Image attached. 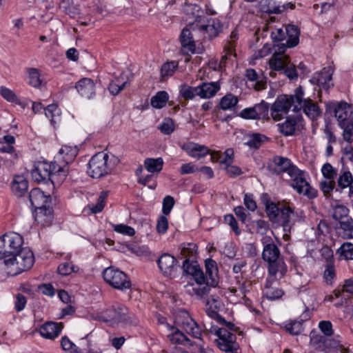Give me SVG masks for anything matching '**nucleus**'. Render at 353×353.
Returning a JSON list of instances; mask_svg holds the SVG:
<instances>
[{
  "mask_svg": "<svg viewBox=\"0 0 353 353\" xmlns=\"http://www.w3.org/2000/svg\"><path fill=\"white\" fill-rule=\"evenodd\" d=\"M195 244L188 243L183 245L180 248L179 259H184L182 268L183 272L191 275L195 283L187 285V292L192 296H195L198 299H204L209 294V288L208 285H204L206 276L201 269L197 261H194V257L196 254Z\"/></svg>",
  "mask_w": 353,
  "mask_h": 353,
  "instance_id": "f257e3e1",
  "label": "nucleus"
},
{
  "mask_svg": "<svg viewBox=\"0 0 353 353\" xmlns=\"http://www.w3.org/2000/svg\"><path fill=\"white\" fill-rule=\"evenodd\" d=\"M29 199L34 208L35 221L42 225H48L52 221V199L40 188H33L29 194Z\"/></svg>",
  "mask_w": 353,
  "mask_h": 353,
  "instance_id": "f03ea898",
  "label": "nucleus"
},
{
  "mask_svg": "<svg viewBox=\"0 0 353 353\" xmlns=\"http://www.w3.org/2000/svg\"><path fill=\"white\" fill-rule=\"evenodd\" d=\"M261 243L263 245L262 259L268 263V274L274 275L279 273L280 277H283L288 268L281 257L279 248L269 236H263Z\"/></svg>",
  "mask_w": 353,
  "mask_h": 353,
  "instance_id": "7ed1b4c3",
  "label": "nucleus"
},
{
  "mask_svg": "<svg viewBox=\"0 0 353 353\" xmlns=\"http://www.w3.org/2000/svg\"><path fill=\"white\" fill-rule=\"evenodd\" d=\"M205 330L214 333L218 336L215 340L217 347L225 353H239L240 345L236 341L235 334L225 328H219L213 325H204Z\"/></svg>",
  "mask_w": 353,
  "mask_h": 353,
  "instance_id": "20e7f679",
  "label": "nucleus"
},
{
  "mask_svg": "<svg viewBox=\"0 0 353 353\" xmlns=\"http://www.w3.org/2000/svg\"><path fill=\"white\" fill-rule=\"evenodd\" d=\"M290 177V185L300 194H303L309 199L317 196V190L310 186L304 176V172L296 165H293L287 172Z\"/></svg>",
  "mask_w": 353,
  "mask_h": 353,
  "instance_id": "39448f33",
  "label": "nucleus"
},
{
  "mask_svg": "<svg viewBox=\"0 0 353 353\" xmlns=\"http://www.w3.org/2000/svg\"><path fill=\"white\" fill-rule=\"evenodd\" d=\"M23 239L16 232L6 233L0 236V260L8 259L16 254L22 248Z\"/></svg>",
  "mask_w": 353,
  "mask_h": 353,
  "instance_id": "423d86ee",
  "label": "nucleus"
},
{
  "mask_svg": "<svg viewBox=\"0 0 353 353\" xmlns=\"http://www.w3.org/2000/svg\"><path fill=\"white\" fill-rule=\"evenodd\" d=\"M112 168L109 155L101 152L94 154L89 161L88 173L92 178L99 179L110 174Z\"/></svg>",
  "mask_w": 353,
  "mask_h": 353,
  "instance_id": "0eeeda50",
  "label": "nucleus"
},
{
  "mask_svg": "<svg viewBox=\"0 0 353 353\" xmlns=\"http://www.w3.org/2000/svg\"><path fill=\"white\" fill-rule=\"evenodd\" d=\"M103 277L107 283L117 290L125 291L131 288L132 283L128 276L113 266L103 270Z\"/></svg>",
  "mask_w": 353,
  "mask_h": 353,
  "instance_id": "6e6552de",
  "label": "nucleus"
},
{
  "mask_svg": "<svg viewBox=\"0 0 353 353\" xmlns=\"http://www.w3.org/2000/svg\"><path fill=\"white\" fill-rule=\"evenodd\" d=\"M295 103L294 112L303 110V112L310 119L318 118L321 111L316 103H314L310 98L305 99L302 86L295 89Z\"/></svg>",
  "mask_w": 353,
  "mask_h": 353,
  "instance_id": "1a4fd4ad",
  "label": "nucleus"
},
{
  "mask_svg": "<svg viewBox=\"0 0 353 353\" xmlns=\"http://www.w3.org/2000/svg\"><path fill=\"white\" fill-rule=\"evenodd\" d=\"M3 263L7 266L16 265L19 272L28 270L34 263L33 252L28 248H21L12 257L5 259Z\"/></svg>",
  "mask_w": 353,
  "mask_h": 353,
  "instance_id": "9d476101",
  "label": "nucleus"
},
{
  "mask_svg": "<svg viewBox=\"0 0 353 353\" xmlns=\"http://www.w3.org/2000/svg\"><path fill=\"white\" fill-rule=\"evenodd\" d=\"M295 93L294 94H281L277 97L271 107V114L274 120L280 121L288 113L290 108L294 112Z\"/></svg>",
  "mask_w": 353,
  "mask_h": 353,
  "instance_id": "9b49d317",
  "label": "nucleus"
},
{
  "mask_svg": "<svg viewBox=\"0 0 353 353\" xmlns=\"http://www.w3.org/2000/svg\"><path fill=\"white\" fill-rule=\"evenodd\" d=\"M128 310L127 307L120 304H116L102 311L97 318L99 320L104 322L118 323L125 322L128 320Z\"/></svg>",
  "mask_w": 353,
  "mask_h": 353,
  "instance_id": "f8f14e48",
  "label": "nucleus"
},
{
  "mask_svg": "<svg viewBox=\"0 0 353 353\" xmlns=\"http://www.w3.org/2000/svg\"><path fill=\"white\" fill-rule=\"evenodd\" d=\"M279 131L285 137L299 134L304 129L305 124L302 116H290L283 123L277 124Z\"/></svg>",
  "mask_w": 353,
  "mask_h": 353,
  "instance_id": "ddd939ff",
  "label": "nucleus"
},
{
  "mask_svg": "<svg viewBox=\"0 0 353 353\" xmlns=\"http://www.w3.org/2000/svg\"><path fill=\"white\" fill-rule=\"evenodd\" d=\"M326 112H333L338 125L352 119L350 117L351 106L345 101H330L326 103Z\"/></svg>",
  "mask_w": 353,
  "mask_h": 353,
  "instance_id": "4468645a",
  "label": "nucleus"
},
{
  "mask_svg": "<svg viewBox=\"0 0 353 353\" xmlns=\"http://www.w3.org/2000/svg\"><path fill=\"white\" fill-rule=\"evenodd\" d=\"M49 163L39 161L34 165L31 172V176L33 181L37 183H50L54 185V179L51 176V168Z\"/></svg>",
  "mask_w": 353,
  "mask_h": 353,
  "instance_id": "2eb2a0df",
  "label": "nucleus"
},
{
  "mask_svg": "<svg viewBox=\"0 0 353 353\" xmlns=\"http://www.w3.org/2000/svg\"><path fill=\"white\" fill-rule=\"evenodd\" d=\"M282 278L279 276V273H276L274 275L268 274L264 288V295L268 299L275 300L283 296V290L274 286V283Z\"/></svg>",
  "mask_w": 353,
  "mask_h": 353,
  "instance_id": "dca6fc26",
  "label": "nucleus"
},
{
  "mask_svg": "<svg viewBox=\"0 0 353 353\" xmlns=\"http://www.w3.org/2000/svg\"><path fill=\"white\" fill-rule=\"evenodd\" d=\"M336 192L349 188L348 193L353 190V175L348 168L343 165L336 179Z\"/></svg>",
  "mask_w": 353,
  "mask_h": 353,
  "instance_id": "f3484780",
  "label": "nucleus"
},
{
  "mask_svg": "<svg viewBox=\"0 0 353 353\" xmlns=\"http://www.w3.org/2000/svg\"><path fill=\"white\" fill-rule=\"evenodd\" d=\"M205 266L206 270V280L204 281V285H208L209 288V292L212 288H216L219 284L218 281V269L215 261L208 259L205 261Z\"/></svg>",
  "mask_w": 353,
  "mask_h": 353,
  "instance_id": "a211bd4d",
  "label": "nucleus"
},
{
  "mask_svg": "<svg viewBox=\"0 0 353 353\" xmlns=\"http://www.w3.org/2000/svg\"><path fill=\"white\" fill-rule=\"evenodd\" d=\"M77 92L87 99H91L95 96V83L90 78H82L75 84Z\"/></svg>",
  "mask_w": 353,
  "mask_h": 353,
  "instance_id": "6ab92c4d",
  "label": "nucleus"
},
{
  "mask_svg": "<svg viewBox=\"0 0 353 353\" xmlns=\"http://www.w3.org/2000/svg\"><path fill=\"white\" fill-rule=\"evenodd\" d=\"M182 318L183 319L180 323L186 333L194 338L201 339L202 331L198 323L188 312H183Z\"/></svg>",
  "mask_w": 353,
  "mask_h": 353,
  "instance_id": "aec40b11",
  "label": "nucleus"
},
{
  "mask_svg": "<svg viewBox=\"0 0 353 353\" xmlns=\"http://www.w3.org/2000/svg\"><path fill=\"white\" fill-rule=\"evenodd\" d=\"M180 42L181 44V51L183 54L189 55L195 52V42L189 28H185L182 30L180 34Z\"/></svg>",
  "mask_w": 353,
  "mask_h": 353,
  "instance_id": "412c9836",
  "label": "nucleus"
},
{
  "mask_svg": "<svg viewBox=\"0 0 353 353\" xmlns=\"http://www.w3.org/2000/svg\"><path fill=\"white\" fill-rule=\"evenodd\" d=\"M292 165L293 163L289 159L276 156L274 157L272 162L268 165V168L272 174L279 175L287 172Z\"/></svg>",
  "mask_w": 353,
  "mask_h": 353,
  "instance_id": "4be33fe9",
  "label": "nucleus"
},
{
  "mask_svg": "<svg viewBox=\"0 0 353 353\" xmlns=\"http://www.w3.org/2000/svg\"><path fill=\"white\" fill-rule=\"evenodd\" d=\"M182 149L186 152L189 156L196 159H201L210 154L208 148L194 142L183 144Z\"/></svg>",
  "mask_w": 353,
  "mask_h": 353,
  "instance_id": "5701e85b",
  "label": "nucleus"
},
{
  "mask_svg": "<svg viewBox=\"0 0 353 353\" xmlns=\"http://www.w3.org/2000/svg\"><path fill=\"white\" fill-rule=\"evenodd\" d=\"M176 263L177 259L167 253L163 254L157 261V264L161 272L166 276H169L172 274Z\"/></svg>",
  "mask_w": 353,
  "mask_h": 353,
  "instance_id": "b1692460",
  "label": "nucleus"
},
{
  "mask_svg": "<svg viewBox=\"0 0 353 353\" xmlns=\"http://www.w3.org/2000/svg\"><path fill=\"white\" fill-rule=\"evenodd\" d=\"M220 90L217 82H203L197 86L196 95L202 99H209L214 97Z\"/></svg>",
  "mask_w": 353,
  "mask_h": 353,
  "instance_id": "393cba45",
  "label": "nucleus"
},
{
  "mask_svg": "<svg viewBox=\"0 0 353 353\" xmlns=\"http://www.w3.org/2000/svg\"><path fill=\"white\" fill-rule=\"evenodd\" d=\"M332 74L329 70L323 69L322 71L315 73L310 81L318 85L321 88L328 90L333 84L331 83Z\"/></svg>",
  "mask_w": 353,
  "mask_h": 353,
  "instance_id": "a878e982",
  "label": "nucleus"
},
{
  "mask_svg": "<svg viewBox=\"0 0 353 353\" xmlns=\"http://www.w3.org/2000/svg\"><path fill=\"white\" fill-rule=\"evenodd\" d=\"M61 331V325L55 322H47L39 327L40 334L48 339H54L57 337Z\"/></svg>",
  "mask_w": 353,
  "mask_h": 353,
  "instance_id": "bb28decb",
  "label": "nucleus"
},
{
  "mask_svg": "<svg viewBox=\"0 0 353 353\" xmlns=\"http://www.w3.org/2000/svg\"><path fill=\"white\" fill-rule=\"evenodd\" d=\"M78 154V149L76 146L63 145L59 150V154L56 157L57 161H62L65 165L72 162Z\"/></svg>",
  "mask_w": 353,
  "mask_h": 353,
  "instance_id": "cd10ccee",
  "label": "nucleus"
},
{
  "mask_svg": "<svg viewBox=\"0 0 353 353\" xmlns=\"http://www.w3.org/2000/svg\"><path fill=\"white\" fill-rule=\"evenodd\" d=\"M289 63V57L281 53H274L269 61L270 68L276 71L283 70Z\"/></svg>",
  "mask_w": 353,
  "mask_h": 353,
  "instance_id": "c85d7f7f",
  "label": "nucleus"
},
{
  "mask_svg": "<svg viewBox=\"0 0 353 353\" xmlns=\"http://www.w3.org/2000/svg\"><path fill=\"white\" fill-rule=\"evenodd\" d=\"M271 0H262L260 2V10L262 12L267 13V14H279L284 10L287 9L288 8H290V9H294L295 8V6L292 3H288L285 5H283L282 6V8L281 6H271L270 5Z\"/></svg>",
  "mask_w": 353,
  "mask_h": 353,
  "instance_id": "c756f323",
  "label": "nucleus"
},
{
  "mask_svg": "<svg viewBox=\"0 0 353 353\" xmlns=\"http://www.w3.org/2000/svg\"><path fill=\"white\" fill-rule=\"evenodd\" d=\"M285 33H286V41L288 47H295L299 44L300 30L296 26L291 24L286 26Z\"/></svg>",
  "mask_w": 353,
  "mask_h": 353,
  "instance_id": "7c9ffc66",
  "label": "nucleus"
},
{
  "mask_svg": "<svg viewBox=\"0 0 353 353\" xmlns=\"http://www.w3.org/2000/svg\"><path fill=\"white\" fill-rule=\"evenodd\" d=\"M293 212L290 208H283L279 212L277 221L283 228L285 232H290L292 227V216Z\"/></svg>",
  "mask_w": 353,
  "mask_h": 353,
  "instance_id": "2f4dec72",
  "label": "nucleus"
},
{
  "mask_svg": "<svg viewBox=\"0 0 353 353\" xmlns=\"http://www.w3.org/2000/svg\"><path fill=\"white\" fill-rule=\"evenodd\" d=\"M28 188V182L23 176H17L13 180L12 190L17 196H23Z\"/></svg>",
  "mask_w": 353,
  "mask_h": 353,
  "instance_id": "473e14b6",
  "label": "nucleus"
},
{
  "mask_svg": "<svg viewBox=\"0 0 353 353\" xmlns=\"http://www.w3.org/2000/svg\"><path fill=\"white\" fill-rule=\"evenodd\" d=\"M171 330L173 332L168 335V337L173 343L190 346L193 345L191 340L178 328L172 327Z\"/></svg>",
  "mask_w": 353,
  "mask_h": 353,
  "instance_id": "72a5a7b5",
  "label": "nucleus"
},
{
  "mask_svg": "<svg viewBox=\"0 0 353 353\" xmlns=\"http://www.w3.org/2000/svg\"><path fill=\"white\" fill-rule=\"evenodd\" d=\"M2 140V141H0V152L10 154L14 159H17V154L12 145L15 142L14 137L8 134L3 136Z\"/></svg>",
  "mask_w": 353,
  "mask_h": 353,
  "instance_id": "f704fd0d",
  "label": "nucleus"
},
{
  "mask_svg": "<svg viewBox=\"0 0 353 353\" xmlns=\"http://www.w3.org/2000/svg\"><path fill=\"white\" fill-rule=\"evenodd\" d=\"M59 163H57V161L54 162L49 163L50 165L51 170V176L54 180L56 176H60L61 180H64L68 174V165L62 162L61 161H58Z\"/></svg>",
  "mask_w": 353,
  "mask_h": 353,
  "instance_id": "c9c22d12",
  "label": "nucleus"
},
{
  "mask_svg": "<svg viewBox=\"0 0 353 353\" xmlns=\"http://www.w3.org/2000/svg\"><path fill=\"white\" fill-rule=\"evenodd\" d=\"M179 67V63L175 61H170L164 63L161 68V80L165 81L172 76Z\"/></svg>",
  "mask_w": 353,
  "mask_h": 353,
  "instance_id": "e433bc0d",
  "label": "nucleus"
},
{
  "mask_svg": "<svg viewBox=\"0 0 353 353\" xmlns=\"http://www.w3.org/2000/svg\"><path fill=\"white\" fill-rule=\"evenodd\" d=\"M332 218L339 222L340 228L343 221H348L352 218L349 216V209L343 205H336L332 213Z\"/></svg>",
  "mask_w": 353,
  "mask_h": 353,
  "instance_id": "4c0bfd02",
  "label": "nucleus"
},
{
  "mask_svg": "<svg viewBox=\"0 0 353 353\" xmlns=\"http://www.w3.org/2000/svg\"><path fill=\"white\" fill-rule=\"evenodd\" d=\"M336 270L334 261L333 259L327 261V263L323 272V279L325 283L329 285H332L336 279Z\"/></svg>",
  "mask_w": 353,
  "mask_h": 353,
  "instance_id": "58836bf2",
  "label": "nucleus"
},
{
  "mask_svg": "<svg viewBox=\"0 0 353 353\" xmlns=\"http://www.w3.org/2000/svg\"><path fill=\"white\" fill-rule=\"evenodd\" d=\"M238 101L239 99L237 97L229 93L221 99L219 108L223 110H232L236 106Z\"/></svg>",
  "mask_w": 353,
  "mask_h": 353,
  "instance_id": "ea45409f",
  "label": "nucleus"
},
{
  "mask_svg": "<svg viewBox=\"0 0 353 353\" xmlns=\"http://www.w3.org/2000/svg\"><path fill=\"white\" fill-rule=\"evenodd\" d=\"M339 127L343 130L342 136L345 141L352 143L353 142V119L339 123Z\"/></svg>",
  "mask_w": 353,
  "mask_h": 353,
  "instance_id": "a19ab883",
  "label": "nucleus"
},
{
  "mask_svg": "<svg viewBox=\"0 0 353 353\" xmlns=\"http://www.w3.org/2000/svg\"><path fill=\"white\" fill-rule=\"evenodd\" d=\"M245 75L248 81L255 83L254 88L256 90L265 88L266 81H263V79H260V77H259L255 70L252 68L247 69L245 70Z\"/></svg>",
  "mask_w": 353,
  "mask_h": 353,
  "instance_id": "79ce46f5",
  "label": "nucleus"
},
{
  "mask_svg": "<svg viewBox=\"0 0 353 353\" xmlns=\"http://www.w3.org/2000/svg\"><path fill=\"white\" fill-rule=\"evenodd\" d=\"M163 161L161 158H148L144 161V165L149 172H159L163 169Z\"/></svg>",
  "mask_w": 353,
  "mask_h": 353,
  "instance_id": "37998d69",
  "label": "nucleus"
},
{
  "mask_svg": "<svg viewBox=\"0 0 353 353\" xmlns=\"http://www.w3.org/2000/svg\"><path fill=\"white\" fill-rule=\"evenodd\" d=\"M268 138L260 133H252L249 135V139L245 143L250 148L258 149L261 147L262 143L267 141Z\"/></svg>",
  "mask_w": 353,
  "mask_h": 353,
  "instance_id": "c03bdc74",
  "label": "nucleus"
},
{
  "mask_svg": "<svg viewBox=\"0 0 353 353\" xmlns=\"http://www.w3.org/2000/svg\"><path fill=\"white\" fill-rule=\"evenodd\" d=\"M168 94L165 91H159L151 98V105L155 108H162L168 100Z\"/></svg>",
  "mask_w": 353,
  "mask_h": 353,
  "instance_id": "a18cd8bd",
  "label": "nucleus"
},
{
  "mask_svg": "<svg viewBox=\"0 0 353 353\" xmlns=\"http://www.w3.org/2000/svg\"><path fill=\"white\" fill-rule=\"evenodd\" d=\"M265 212L272 222H276L279 215V209L272 201L268 200L265 203Z\"/></svg>",
  "mask_w": 353,
  "mask_h": 353,
  "instance_id": "49530a36",
  "label": "nucleus"
},
{
  "mask_svg": "<svg viewBox=\"0 0 353 353\" xmlns=\"http://www.w3.org/2000/svg\"><path fill=\"white\" fill-rule=\"evenodd\" d=\"M319 187L324 196L327 198H330L331 197L332 191H336V183L335 181L324 179L319 183Z\"/></svg>",
  "mask_w": 353,
  "mask_h": 353,
  "instance_id": "de8ad7c7",
  "label": "nucleus"
},
{
  "mask_svg": "<svg viewBox=\"0 0 353 353\" xmlns=\"http://www.w3.org/2000/svg\"><path fill=\"white\" fill-rule=\"evenodd\" d=\"M197 86L192 87L186 84H182L179 88L180 96L185 100H192L196 95Z\"/></svg>",
  "mask_w": 353,
  "mask_h": 353,
  "instance_id": "09e8293b",
  "label": "nucleus"
},
{
  "mask_svg": "<svg viewBox=\"0 0 353 353\" xmlns=\"http://www.w3.org/2000/svg\"><path fill=\"white\" fill-rule=\"evenodd\" d=\"M28 83L34 87L39 88L41 85L42 81L40 78V74L39 70L37 68H28Z\"/></svg>",
  "mask_w": 353,
  "mask_h": 353,
  "instance_id": "8fccbe9b",
  "label": "nucleus"
},
{
  "mask_svg": "<svg viewBox=\"0 0 353 353\" xmlns=\"http://www.w3.org/2000/svg\"><path fill=\"white\" fill-rule=\"evenodd\" d=\"M337 253L346 260L353 259V244L349 242L343 243L338 249Z\"/></svg>",
  "mask_w": 353,
  "mask_h": 353,
  "instance_id": "3c124183",
  "label": "nucleus"
},
{
  "mask_svg": "<svg viewBox=\"0 0 353 353\" xmlns=\"http://www.w3.org/2000/svg\"><path fill=\"white\" fill-rule=\"evenodd\" d=\"M286 331L292 335H298L303 330V321H291L285 325Z\"/></svg>",
  "mask_w": 353,
  "mask_h": 353,
  "instance_id": "603ef678",
  "label": "nucleus"
},
{
  "mask_svg": "<svg viewBox=\"0 0 353 353\" xmlns=\"http://www.w3.org/2000/svg\"><path fill=\"white\" fill-rule=\"evenodd\" d=\"M321 172L325 180L335 181L338 175L337 170L329 163L322 166Z\"/></svg>",
  "mask_w": 353,
  "mask_h": 353,
  "instance_id": "864d4df0",
  "label": "nucleus"
},
{
  "mask_svg": "<svg viewBox=\"0 0 353 353\" xmlns=\"http://www.w3.org/2000/svg\"><path fill=\"white\" fill-rule=\"evenodd\" d=\"M61 345L63 350L68 351L70 353H86L83 352L66 336L62 337Z\"/></svg>",
  "mask_w": 353,
  "mask_h": 353,
  "instance_id": "5fc2aeb1",
  "label": "nucleus"
},
{
  "mask_svg": "<svg viewBox=\"0 0 353 353\" xmlns=\"http://www.w3.org/2000/svg\"><path fill=\"white\" fill-rule=\"evenodd\" d=\"M258 119H268L269 104L264 101L256 104L254 106Z\"/></svg>",
  "mask_w": 353,
  "mask_h": 353,
  "instance_id": "6e6d98bb",
  "label": "nucleus"
},
{
  "mask_svg": "<svg viewBox=\"0 0 353 353\" xmlns=\"http://www.w3.org/2000/svg\"><path fill=\"white\" fill-rule=\"evenodd\" d=\"M79 271V267L74 265L71 262H65L61 263L58 267V272L61 275L67 276L72 272H77Z\"/></svg>",
  "mask_w": 353,
  "mask_h": 353,
  "instance_id": "4d7b16f0",
  "label": "nucleus"
},
{
  "mask_svg": "<svg viewBox=\"0 0 353 353\" xmlns=\"http://www.w3.org/2000/svg\"><path fill=\"white\" fill-rule=\"evenodd\" d=\"M158 129L164 134H170L174 130V123L172 119L165 118L158 127Z\"/></svg>",
  "mask_w": 353,
  "mask_h": 353,
  "instance_id": "13d9d810",
  "label": "nucleus"
},
{
  "mask_svg": "<svg viewBox=\"0 0 353 353\" xmlns=\"http://www.w3.org/2000/svg\"><path fill=\"white\" fill-rule=\"evenodd\" d=\"M108 192L103 191L101 192L97 203L95 205H92L90 210L92 213L97 214L103 210L105 207V200L108 197Z\"/></svg>",
  "mask_w": 353,
  "mask_h": 353,
  "instance_id": "bf43d9fd",
  "label": "nucleus"
},
{
  "mask_svg": "<svg viewBox=\"0 0 353 353\" xmlns=\"http://www.w3.org/2000/svg\"><path fill=\"white\" fill-rule=\"evenodd\" d=\"M127 83V81L121 82L119 79H116L110 83L108 90L112 95H117L125 88Z\"/></svg>",
  "mask_w": 353,
  "mask_h": 353,
  "instance_id": "052dcab7",
  "label": "nucleus"
},
{
  "mask_svg": "<svg viewBox=\"0 0 353 353\" xmlns=\"http://www.w3.org/2000/svg\"><path fill=\"white\" fill-rule=\"evenodd\" d=\"M114 230L118 233L132 236L135 234L134 229L125 224L114 225Z\"/></svg>",
  "mask_w": 353,
  "mask_h": 353,
  "instance_id": "680f3d73",
  "label": "nucleus"
},
{
  "mask_svg": "<svg viewBox=\"0 0 353 353\" xmlns=\"http://www.w3.org/2000/svg\"><path fill=\"white\" fill-rule=\"evenodd\" d=\"M205 312L209 317H210L212 319L218 321H224V318L222 317L218 312V310L219 307H216V305H205Z\"/></svg>",
  "mask_w": 353,
  "mask_h": 353,
  "instance_id": "e2e57ef3",
  "label": "nucleus"
},
{
  "mask_svg": "<svg viewBox=\"0 0 353 353\" xmlns=\"http://www.w3.org/2000/svg\"><path fill=\"white\" fill-rule=\"evenodd\" d=\"M174 203V199L172 196L168 195L164 197L163 200L162 212L165 216L170 213Z\"/></svg>",
  "mask_w": 353,
  "mask_h": 353,
  "instance_id": "0e129e2a",
  "label": "nucleus"
},
{
  "mask_svg": "<svg viewBox=\"0 0 353 353\" xmlns=\"http://www.w3.org/2000/svg\"><path fill=\"white\" fill-rule=\"evenodd\" d=\"M224 220L227 223L232 230L234 232L236 235L241 234V230L239 228L238 223L232 214H226L224 216Z\"/></svg>",
  "mask_w": 353,
  "mask_h": 353,
  "instance_id": "69168bd1",
  "label": "nucleus"
},
{
  "mask_svg": "<svg viewBox=\"0 0 353 353\" xmlns=\"http://www.w3.org/2000/svg\"><path fill=\"white\" fill-rule=\"evenodd\" d=\"M224 165V170H225L227 174L231 178H234L242 174V170L239 166L232 165V163H228V165Z\"/></svg>",
  "mask_w": 353,
  "mask_h": 353,
  "instance_id": "338daca9",
  "label": "nucleus"
},
{
  "mask_svg": "<svg viewBox=\"0 0 353 353\" xmlns=\"http://www.w3.org/2000/svg\"><path fill=\"white\" fill-rule=\"evenodd\" d=\"M345 233V235L347 236V238H353V219H351L348 221L341 223V228Z\"/></svg>",
  "mask_w": 353,
  "mask_h": 353,
  "instance_id": "774afa93",
  "label": "nucleus"
}]
</instances>
